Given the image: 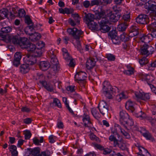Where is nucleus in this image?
<instances>
[{
	"label": "nucleus",
	"instance_id": "obj_10",
	"mask_svg": "<svg viewBox=\"0 0 156 156\" xmlns=\"http://www.w3.org/2000/svg\"><path fill=\"white\" fill-rule=\"evenodd\" d=\"M120 16L119 14H115L112 13V12L109 11L107 15V17L108 19H109L111 23V22H116L119 19Z\"/></svg>",
	"mask_w": 156,
	"mask_h": 156
},
{
	"label": "nucleus",
	"instance_id": "obj_13",
	"mask_svg": "<svg viewBox=\"0 0 156 156\" xmlns=\"http://www.w3.org/2000/svg\"><path fill=\"white\" fill-rule=\"evenodd\" d=\"M37 46L36 52H35L34 55L36 56H41L42 54L41 49L45 46L44 42L42 41H39L37 44Z\"/></svg>",
	"mask_w": 156,
	"mask_h": 156
},
{
	"label": "nucleus",
	"instance_id": "obj_9",
	"mask_svg": "<svg viewBox=\"0 0 156 156\" xmlns=\"http://www.w3.org/2000/svg\"><path fill=\"white\" fill-rule=\"evenodd\" d=\"M138 23L142 24H146L149 22V18L147 15L144 14L139 15L136 19Z\"/></svg>",
	"mask_w": 156,
	"mask_h": 156
},
{
	"label": "nucleus",
	"instance_id": "obj_36",
	"mask_svg": "<svg viewBox=\"0 0 156 156\" xmlns=\"http://www.w3.org/2000/svg\"><path fill=\"white\" fill-rule=\"evenodd\" d=\"M31 154L33 156H39L40 154V149L39 147H37L31 149L30 151Z\"/></svg>",
	"mask_w": 156,
	"mask_h": 156
},
{
	"label": "nucleus",
	"instance_id": "obj_22",
	"mask_svg": "<svg viewBox=\"0 0 156 156\" xmlns=\"http://www.w3.org/2000/svg\"><path fill=\"white\" fill-rule=\"evenodd\" d=\"M141 76L142 80H146L148 84L153 81L154 79V77L152 75L142 74Z\"/></svg>",
	"mask_w": 156,
	"mask_h": 156
},
{
	"label": "nucleus",
	"instance_id": "obj_23",
	"mask_svg": "<svg viewBox=\"0 0 156 156\" xmlns=\"http://www.w3.org/2000/svg\"><path fill=\"white\" fill-rule=\"evenodd\" d=\"M117 146H118L120 150L126 151L129 153V149L127 147L126 144L124 142L119 141V142L117 143Z\"/></svg>",
	"mask_w": 156,
	"mask_h": 156
},
{
	"label": "nucleus",
	"instance_id": "obj_25",
	"mask_svg": "<svg viewBox=\"0 0 156 156\" xmlns=\"http://www.w3.org/2000/svg\"><path fill=\"white\" fill-rule=\"evenodd\" d=\"M41 37V34L37 33L30 34L29 39L33 41H37L39 40Z\"/></svg>",
	"mask_w": 156,
	"mask_h": 156
},
{
	"label": "nucleus",
	"instance_id": "obj_61",
	"mask_svg": "<svg viewBox=\"0 0 156 156\" xmlns=\"http://www.w3.org/2000/svg\"><path fill=\"white\" fill-rule=\"evenodd\" d=\"M144 92H136L135 93L136 97L139 99L142 100Z\"/></svg>",
	"mask_w": 156,
	"mask_h": 156
},
{
	"label": "nucleus",
	"instance_id": "obj_8",
	"mask_svg": "<svg viewBox=\"0 0 156 156\" xmlns=\"http://www.w3.org/2000/svg\"><path fill=\"white\" fill-rule=\"evenodd\" d=\"M34 54L28 53L25 57L26 63L29 65H32L37 62L36 57L40 56H36L34 55Z\"/></svg>",
	"mask_w": 156,
	"mask_h": 156
},
{
	"label": "nucleus",
	"instance_id": "obj_47",
	"mask_svg": "<svg viewBox=\"0 0 156 156\" xmlns=\"http://www.w3.org/2000/svg\"><path fill=\"white\" fill-rule=\"evenodd\" d=\"M120 40L126 42L129 40V38L128 35L124 33H123L121 34L120 36Z\"/></svg>",
	"mask_w": 156,
	"mask_h": 156
},
{
	"label": "nucleus",
	"instance_id": "obj_11",
	"mask_svg": "<svg viewBox=\"0 0 156 156\" xmlns=\"http://www.w3.org/2000/svg\"><path fill=\"white\" fill-rule=\"evenodd\" d=\"M123 128L120 126H118L121 132L124 136L126 139H129L130 138V135L129 133V131L127 128V125H123Z\"/></svg>",
	"mask_w": 156,
	"mask_h": 156
},
{
	"label": "nucleus",
	"instance_id": "obj_19",
	"mask_svg": "<svg viewBox=\"0 0 156 156\" xmlns=\"http://www.w3.org/2000/svg\"><path fill=\"white\" fill-rule=\"evenodd\" d=\"M25 48H27L29 53L34 54L37 49L36 46L34 44L32 43H29Z\"/></svg>",
	"mask_w": 156,
	"mask_h": 156
},
{
	"label": "nucleus",
	"instance_id": "obj_18",
	"mask_svg": "<svg viewBox=\"0 0 156 156\" xmlns=\"http://www.w3.org/2000/svg\"><path fill=\"white\" fill-rule=\"evenodd\" d=\"M85 20L86 21V23L87 24L92 21H94L95 19L94 15L91 13L87 14L86 13H85Z\"/></svg>",
	"mask_w": 156,
	"mask_h": 156
},
{
	"label": "nucleus",
	"instance_id": "obj_12",
	"mask_svg": "<svg viewBox=\"0 0 156 156\" xmlns=\"http://www.w3.org/2000/svg\"><path fill=\"white\" fill-rule=\"evenodd\" d=\"M151 1H149L148 10L151 16L156 17V5L151 4Z\"/></svg>",
	"mask_w": 156,
	"mask_h": 156
},
{
	"label": "nucleus",
	"instance_id": "obj_31",
	"mask_svg": "<svg viewBox=\"0 0 156 156\" xmlns=\"http://www.w3.org/2000/svg\"><path fill=\"white\" fill-rule=\"evenodd\" d=\"M87 25L89 28L92 30H97L98 29V25L94 21H92Z\"/></svg>",
	"mask_w": 156,
	"mask_h": 156
},
{
	"label": "nucleus",
	"instance_id": "obj_5",
	"mask_svg": "<svg viewBox=\"0 0 156 156\" xmlns=\"http://www.w3.org/2000/svg\"><path fill=\"white\" fill-rule=\"evenodd\" d=\"M87 76V74L85 72L82 71L77 72L75 76V80L80 84L82 83L83 86L85 83V79Z\"/></svg>",
	"mask_w": 156,
	"mask_h": 156
},
{
	"label": "nucleus",
	"instance_id": "obj_41",
	"mask_svg": "<svg viewBox=\"0 0 156 156\" xmlns=\"http://www.w3.org/2000/svg\"><path fill=\"white\" fill-rule=\"evenodd\" d=\"M143 136L147 140H149L152 141H154V138L152 136L151 133L148 131Z\"/></svg>",
	"mask_w": 156,
	"mask_h": 156
},
{
	"label": "nucleus",
	"instance_id": "obj_16",
	"mask_svg": "<svg viewBox=\"0 0 156 156\" xmlns=\"http://www.w3.org/2000/svg\"><path fill=\"white\" fill-rule=\"evenodd\" d=\"M134 103L130 100H128L126 103L125 108L129 111L133 112L135 110Z\"/></svg>",
	"mask_w": 156,
	"mask_h": 156
},
{
	"label": "nucleus",
	"instance_id": "obj_1",
	"mask_svg": "<svg viewBox=\"0 0 156 156\" xmlns=\"http://www.w3.org/2000/svg\"><path fill=\"white\" fill-rule=\"evenodd\" d=\"M119 121L122 125L132 126L133 125V122L128 114L124 110H122L119 113Z\"/></svg>",
	"mask_w": 156,
	"mask_h": 156
},
{
	"label": "nucleus",
	"instance_id": "obj_45",
	"mask_svg": "<svg viewBox=\"0 0 156 156\" xmlns=\"http://www.w3.org/2000/svg\"><path fill=\"white\" fill-rule=\"evenodd\" d=\"M105 57L108 60L110 61H114L115 59V56L111 54H106Z\"/></svg>",
	"mask_w": 156,
	"mask_h": 156
},
{
	"label": "nucleus",
	"instance_id": "obj_34",
	"mask_svg": "<svg viewBox=\"0 0 156 156\" xmlns=\"http://www.w3.org/2000/svg\"><path fill=\"white\" fill-rule=\"evenodd\" d=\"M139 152L138 156H146L145 154H147V153L148 154H149L148 151L143 147H139Z\"/></svg>",
	"mask_w": 156,
	"mask_h": 156
},
{
	"label": "nucleus",
	"instance_id": "obj_35",
	"mask_svg": "<svg viewBox=\"0 0 156 156\" xmlns=\"http://www.w3.org/2000/svg\"><path fill=\"white\" fill-rule=\"evenodd\" d=\"M139 152L138 156H146L145 154H147V153L148 154H149L148 151L143 147H139Z\"/></svg>",
	"mask_w": 156,
	"mask_h": 156
},
{
	"label": "nucleus",
	"instance_id": "obj_29",
	"mask_svg": "<svg viewBox=\"0 0 156 156\" xmlns=\"http://www.w3.org/2000/svg\"><path fill=\"white\" fill-rule=\"evenodd\" d=\"M128 96L127 93L125 92H122L116 95V99L117 101H120L122 99L127 98Z\"/></svg>",
	"mask_w": 156,
	"mask_h": 156
},
{
	"label": "nucleus",
	"instance_id": "obj_17",
	"mask_svg": "<svg viewBox=\"0 0 156 156\" xmlns=\"http://www.w3.org/2000/svg\"><path fill=\"white\" fill-rule=\"evenodd\" d=\"M95 61L94 58H90L87 60L86 63V67L88 69H92L95 66Z\"/></svg>",
	"mask_w": 156,
	"mask_h": 156
},
{
	"label": "nucleus",
	"instance_id": "obj_64",
	"mask_svg": "<svg viewBox=\"0 0 156 156\" xmlns=\"http://www.w3.org/2000/svg\"><path fill=\"white\" fill-rule=\"evenodd\" d=\"M56 138V137L53 135L50 136L48 138L49 142L54 143L55 141Z\"/></svg>",
	"mask_w": 156,
	"mask_h": 156
},
{
	"label": "nucleus",
	"instance_id": "obj_7",
	"mask_svg": "<svg viewBox=\"0 0 156 156\" xmlns=\"http://www.w3.org/2000/svg\"><path fill=\"white\" fill-rule=\"evenodd\" d=\"M154 50V48L152 46L144 44L141 48L140 53L142 55L148 56L152 53Z\"/></svg>",
	"mask_w": 156,
	"mask_h": 156
},
{
	"label": "nucleus",
	"instance_id": "obj_46",
	"mask_svg": "<svg viewBox=\"0 0 156 156\" xmlns=\"http://www.w3.org/2000/svg\"><path fill=\"white\" fill-rule=\"evenodd\" d=\"M148 28L151 32L156 30V21L149 25L148 26Z\"/></svg>",
	"mask_w": 156,
	"mask_h": 156
},
{
	"label": "nucleus",
	"instance_id": "obj_59",
	"mask_svg": "<svg viewBox=\"0 0 156 156\" xmlns=\"http://www.w3.org/2000/svg\"><path fill=\"white\" fill-rule=\"evenodd\" d=\"M149 69L150 70H152V68L156 67V59L148 65Z\"/></svg>",
	"mask_w": 156,
	"mask_h": 156
},
{
	"label": "nucleus",
	"instance_id": "obj_4",
	"mask_svg": "<svg viewBox=\"0 0 156 156\" xmlns=\"http://www.w3.org/2000/svg\"><path fill=\"white\" fill-rule=\"evenodd\" d=\"M111 24V23L109 21L108 19L106 18H103L100 22V30L101 32L106 33L108 32L110 29L109 25Z\"/></svg>",
	"mask_w": 156,
	"mask_h": 156
},
{
	"label": "nucleus",
	"instance_id": "obj_28",
	"mask_svg": "<svg viewBox=\"0 0 156 156\" xmlns=\"http://www.w3.org/2000/svg\"><path fill=\"white\" fill-rule=\"evenodd\" d=\"M59 12L63 14H70L72 13L74 11V10L72 8L68 9L66 8H65L64 9L62 8H59Z\"/></svg>",
	"mask_w": 156,
	"mask_h": 156
},
{
	"label": "nucleus",
	"instance_id": "obj_24",
	"mask_svg": "<svg viewBox=\"0 0 156 156\" xmlns=\"http://www.w3.org/2000/svg\"><path fill=\"white\" fill-rule=\"evenodd\" d=\"M28 44L27 38L23 37L20 39L18 45L22 48H25Z\"/></svg>",
	"mask_w": 156,
	"mask_h": 156
},
{
	"label": "nucleus",
	"instance_id": "obj_54",
	"mask_svg": "<svg viewBox=\"0 0 156 156\" xmlns=\"http://www.w3.org/2000/svg\"><path fill=\"white\" fill-rule=\"evenodd\" d=\"M134 128H135V130L139 131L143 135H144V134L147 131L145 129V128L142 127H140L139 128L135 127Z\"/></svg>",
	"mask_w": 156,
	"mask_h": 156
},
{
	"label": "nucleus",
	"instance_id": "obj_50",
	"mask_svg": "<svg viewBox=\"0 0 156 156\" xmlns=\"http://www.w3.org/2000/svg\"><path fill=\"white\" fill-rule=\"evenodd\" d=\"M122 19L124 22L127 23V22H129L130 20V16L129 13L127 12L124 14L122 16Z\"/></svg>",
	"mask_w": 156,
	"mask_h": 156
},
{
	"label": "nucleus",
	"instance_id": "obj_38",
	"mask_svg": "<svg viewBox=\"0 0 156 156\" xmlns=\"http://www.w3.org/2000/svg\"><path fill=\"white\" fill-rule=\"evenodd\" d=\"M127 69L124 71V73L128 75H130L133 73L134 69L129 66H127Z\"/></svg>",
	"mask_w": 156,
	"mask_h": 156
},
{
	"label": "nucleus",
	"instance_id": "obj_52",
	"mask_svg": "<svg viewBox=\"0 0 156 156\" xmlns=\"http://www.w3.org/2000/svg\"><path fill=\"white\" fill-rule=\"evenodd\" d=\"M79 40H76V44H75V46L76 48H77V49L80 51V52L82 53L83 52V49L82 48V46L80 44V41Z\"/></svg>",
	"mask_w": 156,
	"mask_h": 156
},
{
	"label": "nucleus",
	"instance_id": "obj_60",
	"mask_svg": "<svg viewBox=\"0 0 156 156\" xmlns=\"http://www.w3.org/2000/svg\"><path fill=\"white\" fill-rule=\"evenodd\" d=\"M39 156H50V152L48 151L42 152L40 154Z\"/></svg>",
	"mask_w": 156,
	"mask_h": 156
},
{
	"label": "nucleus",
	"instance_id": "obj_40",
	"mask_svg": "<svg viewBox=\"0 0 156 156\" xmlns=\"http://www.w3.org/2000/svg\"><path fill=\"white\" fill-rule=\"evenodd\" d=\"M91 113L94 117L96 119L99 118L100 114L96 108H93L91 110Z\"/></svg>",
	"mask_w": 156,
	"mask_h": 156
},
{
	"label": "nucleus",
	"instance_id": "obj_6",
	"mask_svg": "<svg viewBox=\"0 0 156 156\" xmlns=\"http://www.w3.org/2000/svg\"><path fill=\"white\" fill-rule=\"evenodd\" d=\"M98 107L100 113L103 115L108 113L109 106L104 101H101L98 104Z\"/></svg>",
	"mask_w": 156,
	"mask_h": 156
},
{
	"label": "nucleus",
	"instance_id": "obj_15",
	"mask_svg": "<svg viewBox=\"0 0 156 156\" xmlns=\"http://www.w3.org/2000/svg\"><path fill=\"white\" fill-rule=\"evenodd\" d=\"M40 68L43 71H46L50 66L49 62L47 61H41L39 64Z\"/></svg>",
	"mask_w": 156,
	"mask_h": 156
},
{
	"label": "nucleus",
	"instance_id": "obj_42",
	"mask_svg": "<svg viewBox=\"0 0 156 156\" xmlns=\"http://www.w3.org/2000/svg\"><path fill=\"white\" fill-rule=\"evenodd\" d=\"M12 28L10 27H3L1 28V31L3 34H8L12 30Z\"/></svg>",
	"mask_w": 156,
	"mask_h": 156
},
{
	"label": "nucleus",
	"instance_id": "obj_51",
	"mask_svg": "<svg viewBox=\"0 0 156 156\" xmlns=\"http://www.w3.org/2000/svg\"><path fill=\"white\" fill-rule=\"evenodd\" d=\"M117 33L115 30H113L110 31L108 34V36L111 40L113 38L118 37L117 36Z\"/></svg>",
	"mask_w": 156,
	"mask_h": 156
},
{
	"label": "nucleus",
	"instance_id": "obj_57",
	"mask_svg": "<svg viewBox=\"0 0 156 156\" xmlns=\"http://www.w3.org/2000/svg\"><path fill=\"white\" fill-rule=\"evenodd\" d=\"M112 42L115 44L119 45L121 43V40L119 39L118 37L112 39Z\"/></svg>",
	"mask_w": 156,
	"mask_h": 156
},
{
	"label": "nucleus",
	"instance_id": "obj_32",
	"mask_svg": "<svg viewBox=\"0 0 156 156\" xmlns=\"http://www.w3.org/2000/svg\"><path fill=\"white\" fill-rule=\"evenodd\" d=\"M10 42H12L15 44L18 45L19 42V39L18 36H11L9 37Z\"/></svg>",
	"mask_w": 156,
	"mask_h": 156
},
{
	"label": "nucleus",
	"instance_id": "obj_21",
	"mask_svg": "<svg viewBox=\"0 0 156 156\" xmlns=\"http://www.w3.org/2000/svg\"><path fill=\"white\" fill-rule=\"evenodd\" d=\"M138 30V28L135 26L132 27L129 30V36L133 37L137 35L139 33Z\"/></svg>",
	"mask_w": 156,
	"mask_h": 156
},
{
	"label": "nucleus",
	"instance_id": "obj_33",
	"mask_svg": "<svg viewBox=\"0 0 156 156\" xmlns=\"http://www.w3.org/2000/svg\"><path fill=\"white\" fill-rule=\"evenodd\" d=\"M96 17L98 19H101L103 18H106L107 16L105 17V11L104 10H101L100 12H99L97 13L96 14Z\"/></svg>",
	"mask_w": 156,
	"mask_h": 156
},
{
	"label": "nucleus",
	"instance_id": "obj_55",
	"mask_svg": "<svg viewBox=\"0 0 156 156\" xmlns=\"http://www.w3.org/2000/svg\"><path fill=\"white\" fill-rule=\"evenodd\" d=\"M90 138L91 140H94L98 142H101V140L99 139L93 133H92L90 134Z\"/></svg>",
	"mask_w": 156,
	"mask_h": 156
},
{
	"label": "nucleus",
	"instance_id": "obj_43",
	"mask_svg": "<svg viewBox=\"0 0 156 156\" xmlns=\"http://www.w3.org/2000/svg\"><path fill=\"white\" fill-rule=\"evenodd\" d=\"M147 120L150 123L152 126L156 127V119L151 117H147Z\"/></svg>",
	"mask_w": 156,
	"mask_h": 156
},
{
	"label": "nucleus",
	"instance_id": "obj_53",
	"mask_svg": "<svg viewBox=\"0 0 156 156\" xmlns=\"http://www.w3.org/2000/svg\"><path fill=\"white\" fill-rule=\"evenodd\" d=\"M139 62L141 65H144L147 64L148 62V59L146 57H143L140 59Z\"/></svg>",
	"mask_w": 156,
	"mask_h": 156
},
{
	"label": "nucleus",
	"instance_id": "obj_27",
	"mask_svg": "<svg viewBox=\"0 0 156 156\" xmlns=\"http://www.w3.org/2000/svg\"><path fill=\"white\" fill-rule=\"evenodd\" d=\"M120 23L118 26V29L119 31H123L125 30L128 26L127 23L119 22Z\"/></svg>",
	"mask_w": 156,
	"mask_h": 156
},
{
	"label": "nucleus",
	"instance_id": "obj_48",
	"mask_svg": "<svg viewBox=\"0 0 156 156\" xmlns=\"http://www.w3.org/2000/svg\"><path fill=\"white\" fill-rule=\"evenodd\" d=\"M72 16L74 18L76 23H80L81 17L78 13L72 14Z\"/></svg>",
	"mask_w": 156,
	"mask_h": 156
},
{
	"label": "nucleus",
	"instance_id": "obj_3",
	"mask_svg": "<svg viewBox=\"0 0 156 156\" xmlns=\"http://www.w3.org/2000/svg\"><path fill=\"white\" fill-rule=\"evenodd\" d=\"M67 32L76 40H79L80 37H82L83 34V32L81 30H79L76 28H69L67 30Z\"/></svg>",
	"mask_w": 156,
	"mask_h": 156
},
{
	"label": "nucleus",
	"instance_id": "obj_20",
	"mask_svg": "<svg viewBox=\"0 0 156 156\" xmlns=\"http://www.w3.org/2000/svg\"><path fill=\"white\" fill-rule=\"evenodd\" d=\"M83 121L84 123L85 126L90 127L91 126V122L90 121V117L88 115L84 114Z\"/></svg>",
	"mask_w": 156,
	"mask_h": 156
},
{
	"label": "nucleus",
	"instance_id": "obj_58",
	"mask_svg": "<svg viewBox=\"0 0 156 156\" xmlns=\"http://www.w3.org/2000/svg\"><path fill=\"white\" fill-rule=\"evenodd\" d=\"M22 58L21 54L20 52H16L14 56V59L20 60Z\"/></svg>",
	"mask_w": 156,
	"mask_h": 156
},
{
	"label": "nucleus",
	"instance_id": "obj_2",
	"mask_svg": "<svg viewBox=\"0 0 156 156\" xmlns=\"http://www.w3.org/2000/svg\"><path fill=\"white\" fill-rule=\"evenodd\" d=\"M103 93L108 98H111L113 93V89L108 81H105L103 83Z\"/></svg>",
	"mask_w": 156,
	"mask_h": 156
},
{
	"label": "nucleus",
	"instance_id": "obj_62",
	"mask_svg": "<svg viewBox=\"0 0 156 156\" xmlns=\"http://www.w3.org/2000/svg\"><path fill=\"white\" fill-rule=\"evenodd\" d=\"M25 22L28 25L32 24V20H31L30 17L29 16H26L25 17Z\"/></svg>",
	"mask_w": 156,
	"mask_h": 156
},
{
	"label": "nucleus",
	"instance_id": "obj_26",
	"mask_svg": "<svg viewBox=\"0 0 156 156\" xmlns=\"http://www.w3.org/2000/svg\"><path fill=\"white\" fill-rule=\"evenodd\" d=\"M29 65L27 63L26 64H23L20 66V71L22 73H26L29 70Z\"/></svg>",
	"mask_w": 156,
	"mask_h": 156
},
{
	"label": "nucleus",
	"instance_id": "obj_39",
	"mask_svg": "<svg viewBox=\"0 0 156 156\" xmlns=\"http://www.w3.org/2000/svg\"><path fill=\"white\" fill-rule=\"evenodd\" d=\"M43 137L41 136L40 137V139L39 140L36 137H34L33 139V142L35 145H41L40 143H42L43 142Z\"/></svg>",
	"mask_w": 156,
	"mask_h": 156
},
{
	"label": "nucleus",
	"instance_id": "obj_30",
	"mask_svg": "<svg viewBox=\"0 0 156 156\" xmlns=\"http://www.w3.org/2000/svg\"><path fill=\"white\" fill-rule=\"evenodd\" d=\"M8 10L5 9H3L0 10V20L7 17Z\"/></svg>",
	"mask_w": 156,
	"mask_h": 156
},
{
	"label": "nucleus",
	"instance_id": "obj_14",
	"mask_svg": "<svg viewBox=\"0 0 156 156\" xmlns=\"http://www.w3.org/2000/svg\"><path fill=\"white\" fill-rule=\"evenodd\" d=\"M40 83L44 88L48 91L51 92L54 90V87L52 85L47 82L44 81H40Z\"/></svg>",
	"mask_w": 156,
	"mask_h": 156
},
{
	"label": "nucleus",
	"instance_id": "obj_49",
	"mask_svg": "<svg viewBox=\"0 0 156 156\" xmlns=\"http://www.w3.org/2000/svg\"><path fill=\"white\" fill-rule=\"evenodd\" d=\"M53 103L55 104V106L59 108H62V105L60 101L56 98H53Z\"/></svg>",
	"mask_w": 156,
	"mask_h": 156
},
{
	"label": "nucleus",
	"instance_id": "obj_44",
	"mask_svg": "<svg viewBox=\"0 0 156 156\" xmlns=\"http://www.w3.org/2000/svg\"><path fill=\"white\" fill-rule=\"evenodd\" d=\"M140 39L141 42L145 43H147L150 41L149 37L146 35L141 36L140 37Z\"/></svg>",
	"mask_w": 156,
	"mask_h": 156
},
{
	"label": "nucleus",
	"instance_id": "obj_56",
	"mask_svg": "<svg viewBox=\"0 0 156 156\" xmlns=\"http://www.w3.org/2000/svg\"><path fill=\"white\" fill-rule=\"evenodd\" d=\"M57 72V66L54 65L53 67H51L50 69V73L51 75H54Z\"/></svg>",
	"mask_w": 156,
	"mask_h": 156
},
{
	"label": "nucleus",
	"instance_id": "obj_37",
	"mask_svg": "<svg viewBox=\"0 0 156 156\" xmlns=\"http://www.w3.org/2000/svg\"><path fill=\"white\" fill-rule=\"evenodd\" d=\"M109 140L113 142V146L114 147H116L118 142H119V140L117 139L114 135H111L109 137Z\"/></svg>",
	"mask_w": 156,
	"mask_h": 156
},
{
	"label": "nucleus",
	"instance_id": "obj_63",
	"mask_svg": "<svg viewBox=\"0 0 156 156\" xmlns=\"http://www.w3.org/2000/svg\"><path fill=\"white\" fill-rule=\"evenodd\" d=\"M100 2L98 0H93L91 1L90 6H93L94 5H99Z\"/></svg>",
	"mask_w": 156,
	"mask_h": 156
}]
</instances>
